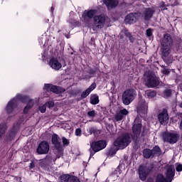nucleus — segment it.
<instances>
[{
  "label": "nucleus",
  "instance_id": "nucleus-56",
  "mask_svg": "<svg viewBox=\"0 0 182 182\" xmlns=\"http://www.w3.org/2000/svg\"><path fill=\"white\" fill-rule=\"evenodd\" d=\"M166 9H167V8H166ZM165 10V9H164V11Z\"/></svg>",
  "mask_w": 182,
  "mask_h": 182
},
{
  "label": "nucleus",
  "instance_id": "nucleus-25",
  "mask_svg": "<svg viewBox=\"0 0 182 182\" xmlns=\"http://www.w3.org/2000/svg\"><path fill=\"white\" fill-rule=\"evenodd\" d=\"M13 99H16V102H21V103H26V102H28V100H29V97H28L27 95H23L22 94H18L16 96V97L13 98Z\"/></svg>",
  "mask_w": 182,
  "mask_h": 182
},
{
  "label": "nucleus",
  "instance_id": "nucleus-40",
  "mask_svg": "<svg viewBox=\"0 0 182 182\" xmlns=\"http://www.w3.org/2000/svg\"><path fill=\"white\" fill-rule=\"evenodd\" d=\"M62 141L64 147H66V146H69V144H70L69 139H66L65 136L62 137Z\"/></svg>",
  "mask_w": 182,
  "mask_h": 182
},
{
  "label": "nucleus",
  "instance_id": "nucleus-17",
  "mask_svg": "<svg viewBox=\"0 0 182 182\" xmlns=\"http://www.w3.org/2000/svg\"><path fill=\"white\" fill-rule=\"evenodd\" d=\"M136 109L138 113H142L143 114H146L147 113V110H149V104L146 102V100L140 99Z\"/></svg>",
  "mask_w": 182,
  "mask_h": 182
},
{
  "label": "nucleus",
  "instance_id": "nucleus-48",
  "mask_svg": "<svg viewBox=\"0 0 182 182\" xmlns=\"http://www.w3.org/2000/svg\"><path fill=\"white\" fill-rule=\"evenodd\" d=\"M171 72V70L168 69V68H164L163 70V74L165 75H170Z\"/></svg>",
  "mask_w": 182,
  "mask_h": 182
},
{
  "label": "nucleus",
  "instance_id": "nucleus-20",
  "mask_svg": "<svg viewBox=\"0 0 182 182\" xmlns=\"http://www.w3.org/2000/svg\"><path fill=\"white\" fill-rule=\"evenodd\" d=\"M176 175V169L174 168V165H171L167 168L166 171V178L168 181H173V178H174V176Z\"/></svg>",
  "mask_w": 182,
  "mask_h": 182
},
{
  "label": "nucleus",
  "instance_id": "nucleus-22",
  "mask_svg": "<svg viewBox=\"0 0 182 182\" xmlns=\"http://www.w3.org/2000/svg\"><path fill=\"white\" fill-rule=\"evenodd\" d=\"M137 22V18H136V14L131 13L127 14L124 18V23L127 25H132Z\"/></svg>",
  "mask_w": 182,
  "mask_h": 182
},
{
  "label": "nucleus",
  "instance_id": "nucleus-19",
  "mask_svg": "<svg viewBox=\"0 0 182 182\" xmlns=\"http://www.w3.org/2000/svg\"><path fill=\"white\" fill-rule=\"evenodd\" d=\"M49 65L55 70H59L62 68V63H59L56 58H51L50 59Z\"/></svg>",
  "mask_w": 182,
  "mask_h": 182
},
{
  "label": "nucleus",
  "instance_id": "nucleus-47",
  "mask_svg": "<svg viewBox=\"0 0 182 182\" xmlns=\"http://www.w3.org/2000/svg\"><path fill=\"white\" fill-rule=\"evenodd\" d=\"M122 116H127V114H129V111H127V109H123L120 110L119 112Z\"/></svg>",
  "mask_w": 182,
  "mask_h": 182
},
{
  "label": "nucleus",
  "instance_id": "nucleus-1",
  "mask_svg": "<svg viewBox=\"0 0 182 182\" xmlns=\"http://www.w3.org/2000/svg\"><path fill=\"white\" fill-rule=\"evenodd\" d=\"M174 45L173 36L170 33H165L161 41V58L166 65L173 63V58L170 55L171 48Z\"/></svg>",
  "mask_w": 182,
  "mask_h": 182
},
{
  "label": "nucleus",
  "instance_id": "nucleus-12",
  "mask_svg": "<svg viewBox=\"0 0 182 182\" xmlns=\"http://www.w3.org/2000/svg\"><path fill=\"white\" fill-rule=\"evenodd\" d=\"M44 90H46V92H53V93H56V95L66 92L65 88L57 85H53L52 84H45Z\"/></svg>",
  "mask_w": 182,
  "mask_h": 182
},
{
  "label": "nucleus",
  "instance_id": "nucleus-29",
  "mask_svg": "<svg viewBox=\"0 0 182 182\" xmlns=\"http://www.w3.org/2000/svg\"><path fill=\"white\" fill-rule=\"evenodd\" d=\"M173 96V90L170 88H166L163 92V97L164 99H170Z\"/></svg>",
  "mask_w": 182,
  "mask_h": 182
},
{
  "label": "nucleus",
  "instance_id": "nucleus-43",
  "mask_svg": "<svg viewBox=\"0 0 182 182\" xmlns=\"http://www.w3.org/2000/svg\"><path fill=\"white\" fill-rule=\"evenodd\" d=\"M87 114L88 117H96V111H95V109H92V111L87 112Z\"/></svg>",
  "mask_w": 182,
  "mask_h": 182
},
{
  "label": "nucleus",
  "instance_id": "nucleus-6",
  "mask_svg": "<svg viewBox=\"0 0 182 182\" xmlns=\"http://www.w3.org/2000/svg\"><path fill=\"white\" fill-rule=\"evenodd\" d=\"M16 109H18V102H16V99L13 98L8 102L4 108V110L8 116L7 122L11 120V117H14V116H15Z\"/></svg>",
  "mask_w": 182,
  "mask_h": 182
},
{
  "label": "nucleus",
  "instance_id": "nucleus-14",
  "mask_svg": "<svg viewBox=\"0 0 182 182\" xmlns=\"http://www.w3.org/2000/svg\"><path fill=\"white\" fill-rule=\"evenodd\" d=\"M154 14H156V8L153 6L146 8L144 10L143 14H142L144 21H145L146 22H150V21H151V18L154 16Z\"/></svg>",
  "mask_w": 182,
  "mask_h": 182
},
{
  "label": "nucleus",
  "instance_id": "nucleus-50",
  "mask_svg": "<svg viewBox=\"0 0 182 182\" xmlns=\"http://www.w3.org/2000/svg\"><path fill=\"white\" fill-rule=\"evenodd\" d=\"M75 136H82V129H80V128L75 129Z\"/></svg>",
  "mask_w": 182,
  "mask_h": 182
},
{
  "label": "nucleus",
  "instance_id": "nucleus-33",
  "mask_svg": "<svg viewBox=\"0 0 182 182\" xmlns=\"http://www.w3.org/2000/svg\"><path fill=\"white\" fill-rule=\"evenodd\" d=\"M146 95L148 99H153V97H156V96H157V92L155 90H148L146 92Z\"/></svg>",
  "mask_w": 182,
  "mask_h": 182
},
{
  "label": "nucleus",
  "instance_id": "nucleus-16",
  "mask_svg": "<svg viewBox=\"0 0 182 182\" xmlns=\"http://www.w3.org/2000/svg\"><path fill=\"white\" fill-rule=\"evenodd\" d=\"M16 133H18V129L16 127L14 126L4 136V141L9 144L12 140H15V136H16Z\"/></svg>",
  "mask_w": 182,
  "mask_h": 182
},
{
  "label": "nucleus",
  "instance_id": "nucleus-38",
  "mask_svg": "<svg viewBox=\"0 0 182 182\" xmlns=\"http://www.w3.org/2000/svg\"><path fill=\"white\" fill-rule=\"evenodd\" d=\"M146 35L147 38H154L153 36V28H149L146 31Z\"/></svg>",
  "mask_w": 182,
  "mask_h": 182
},
{
  "label": "nucleus",
  "instance_id": "nucleus-15",
  "mask_svg": "<svg viewBox=\"0 0 182 182\" xmlns=\"http://www.w3.org/2000/svg\"><path fill=\"white\" fill-rule=\"evenodd\" d=\"M49 142L48 141H42L39 143L36 149V152L38 154H48L49 153Z\"/></svg>",
  "mask_w": 182,
  "mask_h": 182
},
{
  "label": "nucleus",
  "instance_id": "nucleus-5",
  "mask_svg": "<svg viewBox=\"0 0 182 182\" xmlns=\"http://www.w3.org/2000/svg\"><path fill=\"white\" fill-rule=\"evenodd\" d=\"M107 146V141L105 139L92 141L90 144L91 151L90 157H93L96 153H98V151H101V150L106 149Z\"/></svg>",
  "mask_w": 182,
  "mask_h": 182
},
{
  "label": "nucleus",
  "instance_id": "nucleus-34",
  "mask_svg": "<svg viewBox=\"0 0 182 182\" xmlns=\"http://www.w3.org/2000/svg\"><path fill=\"white\" fill-rule=\"evenodd\" d=\"M87 132L90 134H94V136H97V134H100V131L95 127H90L87 129Z\"/></svg>",
  "mask_w": 182,
  "mask_h": 182
},
{
  "label": "nucleus",
  "instance_id": "nucleus-54",
  "mask_svg": "<svg viewBox=\"0 0 182 182\" xmlns=\"http://www.w3.org/2000/svg\"><path fill=\"white\" fill-rule=\"evenodd\" d=\"M51 13L53 14V11H55V7L52 6L50 9Z\"/></svg>",
  "mask_w": 182,
  "mask_h": 182
},
{
  "label": "nucleus",
  "instance_id": "nucleus-36",
  "mask_svg": "<svg viewBox=\"0 0 182 182\" xmlns=\"http://www.w3.org/2000/svg\"><path fill=\"white\" fill-rule=\"evenodd\" d=\"M156 182H167V179L164 178L163 174H161L156 176Z\"/></svg>",
  "mask_w": 182,
  "mask_h": 182
},
{
  "label": "nucleus",
  "instance_id": "nucleus-4",
  "mask_svg": "<svg viewBox=\"0 0 182 182\" xmlns=\"http://www.w3.org/2000/svg\"><path fill=\"white\" fill-rule=\"evenodd\" d=\"M142 127L143 125L141 124L140 118H135L132 124V134H131V137L134 144H137L139 141H140V134L141 133Z\"/></svg>",
  "mask_w": 182,
  "mask_h": 182
},
{
  "label": "nucleus",
  "instance_id": "nucleus-35",
  "mask_svg": "<svg viewBox=\"0 0 182 182\" xmlns=\"http://www.w3.org/2000/svg\"><path fill=\"white\" fill-rule=\"evenodd\" d=\"M97 72H100V69L97 67H95L94 68H90V69H88L89 75H92V76L97 73Z\"/></svg>",
  "mask_w": 182,
  "mask_h": 182
},
{
  "label": "nucleus",
  "instance_id": "nucleus-55",
  "mask_svg": "<svg viewBox=\"0 0 182 182\" xmlns=\"http://www.w3.org/2000/svg\"><path fill=\"white\" fill-rule=\"evenodd\" d=\"M53 161H56V159H54Z\"/></svg>",
  "mask_w": 182,
  "mask_h": 182
},
{
  "label": "nucleus",
  "instance_id": "nucleus-27",
  "mask_svg": "<svg viewBox=\"0 0 182 182\" xmlns=\"http://www.w3.org/2000/svg\"><path fill=\"white\" fill-rule=\"evenodd\" d=\"M122 32L125 35V36L129 39V42L131 43H133L134 42V37H133V35H132V33L129 31V29H127V28H123Z\"/></svg>",
  "mask_w": 182,
  "mask_h": 182
},
{
  "label": "nucleus",
  "instance_id": "nucleus-3",
  "mask_svg": "<svg viewBox=\"0 0 182 182\" xmlns=\"http://www.w3.org/2000/svg\"><path fill=\"white\" fill-rule=\"evenodd\" d=\"M51 143L54 146V154L57 159H60L65 153V149L60 142V137L58 134H53L51 137Z\"/></svg>",
  "mask_w": 182,
  "mask_h": 182
},
{
  "label": "nucleus",
  "instance_id": "nucleus-2",
  "mask_svg": "<svg viewBox=\"0 0 182 182\" xmlns=\"http://www.w3.org/2000/svg\"><path fill=\"white\" fill-rule=\"evenodd\" d=\"M132 142V138L129 133H125L119 136L114 141V146H111L108 151L106 153L107 157H113L122 149H126Z\"/></svg>",
  "mask_w": 182,
  "mask_h": 182
},
{
  "label": "nucleus",
  "instance_id": "nucleus-45",
  "mask_svg": "<svg viewBox=\"0 0 182 182\" xmlns=\"http://www.w3.org/2000/svg\"><path fill=\"white\" fill-rule=\"evenodd\" d=\"M27 103V106H28V107L31 108L33 107V105L35 103V102L33 101V100H28Z\"/></svg>",
  "mask_w": 182,
  "mask_h": 182
},
{
  "label": "nucleus",
  "instance_id": "nucleus-42",
  "mask_svg": "<svg viewBox=\"0 0 182 182\" xmlns=\"http://www.w3.org/2000/svg\"><path fill=\"white\" fill-rule=\"evenodd\" d=\"M89 95H90V92L87 90H85L81 93V99H86Z\"/></svg>",
  "mask_w": 182,
  "mask_h": 182
},
{
  "label": "nucleus",
  "instance_id": "nucleus-28",
  "mask_svg": "<svg viewBox=\"0 0 182 182\" xmlns=\"http://www.w3.org/2000/svg\"><path fill=\"white\" fill-rule=\"evenodd\" d=\"M68 23H70L71 28H76L77 26H80V22L74 18L70 17L68 20Z\"/></svg>",
  "mask_w": 182,
  "mask_h": 182
},
{
  "label": "nucleus",
  "instance_id": "nucleus-53",
  "mask_svg": "<svg viewBox=\"0 0 182 182\" xmlns=\"http://www.w3.org/2000/svg\"><path fill=\"white\" fill-rule=\"evenodd\" d=\"M146 136V132H144V131H143L141 132V137L142 138L143 140H144V137Z\"/></svg>",
  "mask_w": 182,
  "mask_h": 182
},
{
  "label": "nucleus",
  "instance_id": "nucleus-39",
  "mask_svg": "<svg viewBox=\"0 0 182 182\" xmlns=\"http://www.w3.org/2000/svg\"><path fill=\"white\" fill-rule=\"evenodd\" d=\"M96 82H93L87 90L90 93H92L97 87Z\"/></svg>",
  "mask_w": 182,
  "mask_h": 182
},
{
  "label": "nucleus",
  "instance_id": "nucleus-41",
  "mask_svg": "<svg viewBox=\"0 0 182 182\" xmlns=\"http://www.w3.org/2000/svg\"><path fill=\"white\" fill-rule=\"evenodd\" d=\"M123 117H124L119 112L115 115L114 119L117 122H120L123 120Z\"/></svg>",
  "mask_w": 182,
  "mask_h": 182
},
{
  "label": "nucleus",
  "instance_id": "nucleus-11",
  "mask_svg": "<svg viewBox=\"0 0 182 182\" xmlns=\"http://www.w3.org/2000/svg\"><path fill=\"white\" fill-rule=\"evenodd\" d=\"M109 17L105 14H101L100 15H95L93 20V23L96 28L98 29H102L105 28V24L106 23V20H107Z\"/></svg>",
  "mask_w": 182,
  "mask_h": 182
},
{
  "label": "nucleus",
  "instance_id": "nucleus-52",
  "mask_svg": "<svg viewBox=\"0 0 182 182\" xmlns=\"http://www.w3.org/2000/svg\"><path fill=\"white\" fill-rule=\"evenodd\" d=\"M29 168H30V170L32 168H35V164H33V162H31L30 164Z\"/></svg>",
  "mask_w": 182,
  "mask_h": 182
},
{
  "label": "nucleus",
  "instance_id": "nucleus-26",
  "mask_svg": "<svg viewBox=\"0 0 182 182\" xmlns=\"http://www.w3.org/2000/svg\"><path fill=\"white\" fill-rule=\"evenodd\" d=\"M142 153H143L144 159H154V157L153 156V152L151 149L149 148L144 149Z\"/></svg>",
  "mask_w": 182,
  "mask_h": 182
},
{
  "label": "nucleus",
  "instance_id": "nucleus-10",
  "mask_svg": "<svg viewBox=\"0 0 182 182\" xmlns=\"http://www.w3.org/2000/svg\"><path fill=\"white\" fill-rule=\"evenodd\" d=\"M154 166L151 165V166H139L138 168L139 178L141 181H146L147 176L153 171Z\"/></svg>",
  "mask_w": 182,
  "mask_h": 182
},
{
  "label": "nucleus",
  "instance_id": "nucleus-21",
  "mask_svg": "<svg viewBox=\"0 0 182 182\" xmlns=\"http://www.w3.org/2000/svg\"><path fill=\"white\" fill-rule=\"evenodd\" d=\"M53 161V159L50 156H46V157L42 159L41 162V168H48V167L50 166L52 162Z\"/></svg>",
  "mask_w": 182,
  "mask_h": 182
},
{
  "label": "nucleus",
  "instance_id": "nucleus-49",
  "mask_svg": "<svg viewBox=\"0 0 182 182\" xmlns=\"http://www.w3.org/2000/svg\"><path fill=\"white\" fill-rule=\"evenodd\" d=\"M31 109L30 107L28 106H26L23 109V113H24V114H28V113H29V109Z\"/></svg>",
  "mask_w": 182,
  "mask_h": 182
},
{
  "label": "nucleus",
  "instance_id": "nucleus-44",
  "mask_svg": "<svg viewBox=\"0 0 182 182\" xmlns=\"http://www.w3.org/2000/svg\"><path fill=\"white\" fill-rule=\"evenodd\" d=\"M55 106V102L53 101H48L46 103V107H48V109H52Z\"/></svg>",
  "mask_w": 182,
  "mask_h": 182
},
{
  "label": "nucleus",
  "instance_id": "nucleus-7",
  "mask_svg": "<svg viewBox=\"0 0 182 182\" xmlns=\"http://www.w3.org/2000/svg\"><path fill=\"white\" fill-rule=\"evenodd\" d=\"M136 96H137L136 90L134 88L127 89L122 94V102L125 106H129L134 100Z\"/></svg>",
  "mask_w": 182,
  "mask_h": 182
},
{
  "label": "nucleus",
  "instance_id": "nucleus-18",
  "mask_svg": "<svg viewBox=\"0 0 182 182\" xmlns=\"http://www.w3.org/2000/svg\"><path fill=\"white\" fill-rule=\"evenodd\" d=\"M97 14V10L96 9L85 10V11L82 14V18L85 21H87V19H93L94 21L95 16Z\"/></svg>",
  "mask_w": 182,
  "mask_h": 182
},
{
  "label": "nucleus",
  "instance_id": "nucleus-13",
  "mask_svg": "<svg viewBox=\"0 0 182 182\" xmlns=\"http://www.w3.org/2000/svg\"><path fill=\"white\" fill-rule=\"evenodd\" d=\"M158 121L162 126H166L168 123V111L164 108L158 114Z\"/></svg>",
  "mask_w": 182,
  "mask_h": 182
},
{
  "label": "nucleus",
  "instance_id": "nucleus-9",
  "mask_svg": "<svg viewBox=\"0 0 182 182\" xmlns=\"http://www.w3.org/2000/svg\"><path fill=\"white\" fill-rule=\"evenodd\" d=\"M146 87H157L160 85V80L154 73H148L145 77Z\"/></svg>",
  "mask_w": 182,
  "mask_h": 182
},
{
  "label": "nucleus",
  "instance_id": "nucleus-46",
  "mask_svg": "<svg viewBox=\"0 0 182 182\" xmlns=\"http://www.w3.org/2000/svg\"><path fill=\"white\" fill-rule=\"evenodd\" d=\"M39 111L41 112V113H45L46 112V105H43L39 107Z\"/></svg>",
  "mask_w": 182,
  "mask_h": 182
},
{
  "label": "nucleus",
  "instance_id": "nucleus-31",
  "mask_svg": "<svg viewBox=\"0 0 182 182\" xmlns=\"http://www.w3.org/2000/svg\"><path fill=\"white\" fill-rule=\"evenodd\" d=\"M8 130V125L5 123L0 124V140L2 139V136L6 133Z\"/></svg>",
  "mask_w": 182,
  "mask_h": 182
},
{
  "label": "nucleus",
  "instance_id": "nucleus-8",
  "mask_svg": "<svg viewBox=\"0 0 182 182\" xmlns=\"http://www.w3.org/2000/svg\"><path fill=\"white\" fill-rule=\"evenodd\" d=\"M164 143H169V144H176L180 139V134L170 132H164L161 134Z\"/></svg>",
  "mask_w": 182,
  "mask_h": 182
},
{
  "label": "nucleus",
  "instance_id": "nucleus-51",
  "mask_svg": "<svg viewBox=\"0 0 182 182\" xmlns=\"http://www.w3.org/2000/svg\"><path fill=\"white\" fill-rule=\"evenodd\" d=\"M176 171H178V173H180V171H182V164H179L176 166Z\"/></svg>",
  "mask_w": 182,
  "mask_h": 182
},
{
  "label": "nucleus",
  "instance_id": "nucleus-30",
  "mask_svg": "<svg viewBox=\"0 0 182 182\" xmlns=\"http://www.w3.org/2000/svg\"><path fill=\"white\" fill-rule=\"evenodd\" d=\"M99 102V95H97V94L91 95L90 100V103L91 105H98Z\"/></svg>",
  "mask_w": 182,
  "mask_h": 182
},
{
  "label": "nucleus",
  "instance_id": "nucleus-32",
  "mask_svg": "<svg viewBox=\"0 0 182 182\" xmlns=\"http://www.w3.org/2000/svg\"><path fill=\"white\" fill-rule=\"evenodd\" d=\"M72 175L70 174H62L59 178L58 180L60 182H69L70 180V177Z\"/></svg>",
  "mask_w": 182,
  "mask_h": 182
},
{
  "label": "nucleus",
  "instance_id": "nucleus-23",
  "mask_svg": "<svg viewBox=\"0 0 182 182\" xmlns=\"http://www.w3.org/2000/svg\"><path fill=\"white\" fill-rule=\"evenodd\" d=\"M152 151L153 157H160L161 154H163V151H161V148L159 145H156L151 149Z\"/></svg>",
  "mask_w": 182,
  "mask_h": 182
},
{
  "label": "nucleus",
  "instance_id": "nucleus-37",
  "mask_svg": "<svg viewBox=\"0 0 182 182\" xmlns=\"http://www.w3.org/2000/svg\"><path fill=\"white\" fill-rule=\"evenodd\" d=\"M181 42H182L181 38H178V41H176L174 47H173V49H174V50H176V52H178V50H180V43H181Z\"/></svg>",
  "mask_w": 182,
  "mask_h": 182
},
{
  "label": "nucleus",
  "instance_id": "nucleus-24",
  "mask_svg": "<svg viewBox=\"0 0 182 182\" xmlns=\"http://www.w3.org/2000/svg\"><path fill=\"white\" fill-rule=\"evenodd\" d=\"M104 4L107 8H116L119 5V1L117 0H104Z\"/></svg>",
  "mask_w": 182,
  "mask_h": 182
}]
</instances>
